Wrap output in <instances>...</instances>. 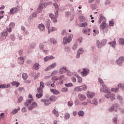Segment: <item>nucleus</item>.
<instances>
[{
	"label": "nucleus",
	"instance_id": "obj_49",
	"mask_svg": "<svg viewBox=\"0 0 124 124\" xmlns=\"http://www.w3.org/2000/svg\"><path fill=\"white\" fill-rule=\"evenodd\" d=\"M78 53L79 54H80V55L83 54V48H80L78 50Z\"/></svg>",
	"mask_w": 124,
	"mask_h": 124
},
{
	"label": "nucleus",
	"instance_id": "obj_55",
	"mask_svg": "<svg viewBox=\"0 0 124 124\" xmlns=\"http://www.w3.org/2000/svg\"><path fill=\"white\" fill-rule=\"evenodd\" d=\"M68 105L70 107H71L72 105H73V103H72V101H70L68 102Z\"/></svg>",
	"mask_w": 124,
	"mask_h": 124
},
{
	"label": "nucleus",
	"instance_id": "obj_48",
	"mask_svg": "<svg viewBox=\"0 0 124 124\" xmlns=\"http://www.w3.org/2000/svg\"><path fill=\"white\" fill-rule=\"evenodd\" d=\"M82 78L78 76V83H82Z\"/></svg>",
	"mask_w": 124,
	"mask_h": 124
},
{
	"label": "nucleus",
	"instance_id": "obj_29",
	"mask_svg": "<svg viewBox=\"0 0 124 124\" xmlns=\"http://www.w3.org/2000/svg\"><path fill=\"white\" fill-rule=\"evenodd\" d=\"M56 99H57V97L55 96H51L49 98L50 101H56Z\"/></svg>",
	"mask_w": 124,
	"mask_h": 124
},
{
	"label": "nucleus",
	"instance_id": "obj_9",
	"mask_svg": "<svg viewBox=\"0 0 124 124\" xmlns=\"http://www.w3.org/2000/svg\"><path fill=\"white\" fill-rule=\"evenodd\" d=\"M41 102H43L46 106H48L49 104H51V102L50 100L45 99H42L41 100Z\"/></svg>",
	"mask_w": 124,
	"mask_h": 124
},
{
	"label": "nucleus",
	"instance_id": "obj_3",
	"mask_svg": "<svg viewBox=\"0 0 124 124\" xmlns=\"http://www.w3.org/2000/svg\"><path fill=\"white\" fill-rule=\"evenodd\" d=\"M87 89V86L83 85L81 86H78L75 88V92H82V91H86Z\"/></svg>",
	"mask_w": 124,
	"mask_h": 124
},
{
	"label": "nucleus",
	"instance_id": "obj_13",
	"mask_svg": "<svg viewBox=\"0 0 124 124\" xmlns=\"http://www.w3.org/2000/svg\"><path fill=\"white\" fill-rule=\"evenodd\" d=\"M17 61L19 64H24V62H25V58L23 57H20L18 58Z\"/></svg>",
	"mask_w": 124,
	"mask_h": 124
},
{
	"label": "nucleus",
	"instance_id": "obj_21",
	"mask_svg": "<svg viewBox=\"0 0 124 124\" xmlns=\"http://www.w3.org/2000/svg\"><path fill=\"white\" fill-rule=\"evenodd\" d=\"M43 9V6H42V4H39V7L37 9V12H39V13H41V12H42Z\"/></svg>",
	"mask_w": 124,
	"mask_h": 124
},
{
	"label": "nucleus",
	"instance_id": "obj_59",
	"mask_svg": "<svg viewBox=\"0 0 124 124\" xmlns=\"http://www.w3.org/2000/svg\"><path fill=\"white\" fill-rule=\"evenodd\" d=\"M118 90L119 89L118 88H116V89L112 88L111 89V91L112 92H115V93H117V92H118Z\"/></svg>",
	"mask_w": 124,
	"mask_h": 124
},
{
	"label": "nucleus",
	"instance_id": "obj_23",
	"mask_svg": "<svg viewBox=\"0 0 124 124\" xmlns=\"http://www.w3.org/2000/svg\"><path fill=\"white\" fill-rule=\"evenodd\" d=\"M82 32L85 34H88V35H90V33H91V29H89L88 30L85 29L82 31Z\"/></svg>",
	"mask_w": 124,
	"mask_h": 124
},
{
	"label": "nucleus",
	"instance_id": "obj_2",
	"mask_svg": "<svg viewBox=\"0 0 124 124\" xmlns=\"http://www.w3.org/2000/svg\"><path fill=\"white\" fill-rule=\"evenodd\" d=\"M72 38H73V34L70 35V36L68 37H64L63 39V44H64V45H66L67 43H69V42H70V41L72 40Z\"/></svg>",
	"mask_w": 124,
	"mask_h": 124
},
{
	"label": "nucleus",
	"instance_id": "obj_60",
	"mask_svg": "<svg viewBox=\"0 0 124 124\" xmlns=\"http://www.w3.org/2000/svg\"><path fill=\"white\" fill-rule=\"evenodd\" d=\"M67 91V88H63L62 90V92L63 93H65Z\"/></svg>",
	"mask_w": 124,
	"mask_h": 124
},
{
	"label": "nucleus",
	"instance_id": "obj_27",
	"mask_svg": "<svg viewBox=\"0 0 124 124\" xmlns=\"http://www.w3.org/2000/svg\"><path fill=\"white\" fill-rule=\"evenodd\" d=\"M19 110H20V107H18L17 108V109H14L12 112V114L13 115H14L15 114H16L17 113H18V111H19Z\"/></svg>",
	"mask_w": 124,
	"mask_h": 124
},
{
	"label": "nucleus",
	"instance_id": "obj_30",
	"mask_svg": "<svg viewBox=\"0 0 124 124\" xmlns=\"http://www.w3.org/2000/svg\"><path fill=\"white\" fill-rule=\"evenodd\" d=\"M22 78L24 80H27L28 79V74L27 73H23L22 74Z\"/></svg>",
	"mask_w": 124,
	"mask_h": 124
},
{
	"label": "nucleus",
	"instance_id": "obj_61",
	"mask_svg": "<svg viewBox=\"0 0 124 124\" xmlns=\"http://www.w3.org/2000/svg\"><path fill=\"white\" fill-rule=\"evenodd\" d=\"M82 27H86V26H88V23H87L86 22H84L83 23H82L81 24Z\"/></svg>",
	"mask_w": 124,
	"mask_h": 124
},
{
	"label": "nucleus",
	"instance_id": "obj_40",
	"mask_svg": "<svg viewBox=\"0 0 124 124\" xmlns=\"http://www.w3.org/2000/svg\"><path fill=\"white\" fill-rule=\"evenodd\" d=\"M70 117V115L69 114V113H67L65 114L64 116V119H65V120H67V119H69Z\"/></svg>",
	"mask_w": 124,
	"mask_h": 124
},
{
	"label": "nucleus",
	"instance_id": "obj_45",
	"mask_svg": "<svg viewBox=\"0 0 124 124\" xmlns=\"http://www.w3.org/2000/svg\"><path fill=\"white\" fill-rule=\"evenodd\" d=\"M84 111L82 110L79 111L78 113V116H84Z\"/></svg>",
	"mask_w": 124,
	"mask_h": 124
},
{
	"label": "nucleus",
	"instance_id": "obj_36",
	"mask_svg": "<svg viewBox=\"0 0 124 124\" xmlns=\"http://www.w3.org/2000/svg\"><path fill=\"white\" fill-rule=\"evenodd\" d=\"M43 95V94H42V93H37L36 95V96L37 98H41V97H42Z\"/></svg>",
	"mask_w": 124,
	"mask_h": 124
},
{
	"label": "nucleus",
	"instance_id": "obj_11",
	"mask_svg": "<svg viewBox=\"0 0 124 124\" xmlns=\"http://www.w3.org/2000/svg\"><path fill=\"white\" fill-rule=\"evenodd\" d=\"M78 97L80 101H84V100H86V96L81 93L78 94Z\"/></svg>",
	"mask_w": 124,
	"mask_h": 124
},
{
	"label": "nucleus",
	"instance_id": "obj_46",
	"mask_svg": "<svg viewBox=\"0 0 124 124\" xmlns=\"http://www.w3.org/2000/svg\"><path fill=\"white\" fill-rule=\"evenodd\" d=\"M92 103L94 105H96L97 104V100H96V99H94V100H93Z\"/></svg>",
	"mask_w": 124,
	"mask_h": 124
},
{
	"label": "nucleus",
	"instance_id": "obj_32",
	"mask_svg": "<svg viewBox=\"0 0 124 124\" xmlns=\"http://www.w3.org/2000/svg\"><path fill=\"white\" fill-rule=\"evenodd\" d=\"M52 113H53V114H55L56 117H59V112L57 110H56V109H54L52 111Z\"/></svg>",
	"mask_w": 124,
	"mask_h": 124
},
{
	"label": "nucleus",
	"instance_id": "obj_39",
	"mask_svg": "<svg viewBox=\"0 0 124 124\" xmlns=\"http://www.w3.org/2000/svg\"><path fill=\"white\" fill-rule=\"evenodd\" d=\"M50 42L51 43H53V44H56V43H57L56 40H55V39H54V38L50 39Z\"/></svg>",
	"mask_w": 124,
	"mask_h": 124
},
{
	"label": "nucleus",
	"instance_id": "obj_62",
	"mask_svg": "<svg viewBox=\"0 0 124 124\" xmlns=\"http://www.w3.org/2000/svg\"><path fill=\"white\" fill-rule=\"evenodd\" d=\"M77 45H74L73 46V47L72 48L73 49V50H77Z\"/></svg>",
	"mask_w": 124,
	"mask_h": 124
},
{
	"label": "nucleus",
	"instance_id": "obj_19",
	"mask_svg": "<svg viewBox=\"0 0 124 124\" xmlns=\"http://www.w3.org/2000/svg\"><path fill=\"white\" fill-rule=\"evenodd\" d=\"M54 59H55V57H54L53 56L50 57L46 56L44 58V62H47V61H50V60H54Z\"/></svg>",
	"mask_w": 124,
	"mask_h": 124
},
{
	"label": "nucleus",
	"instance_id": "obj_44",
	"mask_svg": "<svg viewBox=\"0 0 124 124\" xmlns=\"http://www.w3.org/2000/svg\"><path fill=\"white\" fill-rule=\"evenodd\" d=\"M58 80H60V79L59 78H58L57 77H54L52 78V81H53V82L54 81H58Z\"/></svg>",
	"mask_w": 124,
	"mask_h": 124
},
{
	"label": "nucleus",
	"instance_id": "obj_42",
	"mask_svg": "<svg viewBox=\"0 0 124 124\" xmlns=\"http://www.w3.org/2000/svg\"><path fill=\"white\" fill-rule=\"evenodd\" d=\"M37 93H43V90H42V88H40V87L38 88Z\"/></svg>",
	"mask_w": 124,
	"mask_h": 124
},
{
	"label": "nucleus",
	"instance_id": "obj_18",
	"mask_svg": "<svg viewBox=\"0 0 124 124\" xmlns=\"http://www.w3.org/2000/svg\"><path fill=\"white\" fill-rule=\"evenodd\" d=\"M67 72V70L66 69V68H65V67H63L62 68H61L60 69L59 73H60V74H62L63 72L65 73V72Z\"/></svg>",
	"mask_w": 124,
	"mask_h": 124
},
{
	"label": "nucleus",
	"instance_id": "obj_6",
	"mask_svg": "<svg viewBox=\"0 0 124 124\" xmlns=\"http://www.w3.org/2000/svg\"><path fill=\"white\" fill-rule=\"evenodd\" d=\"M118 110V106L117 105H113L111 107H110L108 111L109 112H113V111H114L115 112H117Z\"/></svg>",
	"mask_w": 124,
	"mask_h": 124
},
{
	"label": "nucleus",
	"instance_id": "obj_7",
	"mask_svg": "<svg viewBox=\"0 0 124 124\" xmlns=\"http://www.w3.org/2000/svg\"><path fill=\"white\" fill-rule=\"evenodd\" d=\"M123 62H124V57H121L116 61V62L118 65L121 66Z\"/></svg>",
	"mask_w": 124,
	"mask_h": 124
},
{
	"label": "nucleus",
	"instance_id": "obj_14",
	"mask_svg": "<svg viewBox=\"0 0 124 124\" xmlns=\"http://www.w3.org/2000/svg\"><path fill=\"white\" fill-rule=\"evenodd\" d=\"M87 97H88V98H93V96H94V93H93V92H91L90 91H88L87 93Z\"/></svg>",
	"mask_w": 124,
	"mask_h": 124
},
{
	"label": "nucleus",
	"instance_id": "obj_1",
	"mask_svg": "<svg viewBox=\"0 0 124 124\" xmlns=\"http://www.w3.org/2000/svg\"><path fill=\"white\" fill-rule=\"evenodd\" d=\"M98 82L102 86L103 88L100 89L101 93H105L107 94L105 95V97L106 98H110L111 100L113 101L115 100V95L113 93H111L110 91L106 87V85L104 84V82H103V80L102 79L99 78Z\"/></svg>",
	"mask_w": 124,
	"mask_h": 124
},
{
	"label": "nucleus",
	"instance_id": "obj_63",
	"mask_svg": "<svg viewBox=\"0 0 124 124\" xmlns=\"http://www.w3.org/2000/svg\"><path fill=\"white\" fill-rule=\"evenodd\" d=\"M57 73H58V71H54L52 74H51V75L52 76H54V75H55V74H57Z\"/></svg>",
	"mask_w": 124,
	"mask_h": 124
},
{
	"label": "nucleus",
	"instance_id": "obj_53",
	"mask_svg": "<svg viewBox=\"0 0 124 124\" xmlns=\"http://www.w3.org/2000/svg\"><path fill=\"white\" fill-rule=\"evenodd\" d=\"M67 33L66 31H65V30H63L62 31V35H66Z\"/></svg>",
	"mask_w": 124,
	"mask_h": 124
},
{
	"label": "nucleus",
	"instance_id": "obj_51",
	"mask_svg": "<svg viewBox=\"0 0 124 124\" xmlns=\"http://www.w3.org/2000/svg\"><path fill=\"white\" fill-rule=\"evenodd\" d=\"M7 35H8L7 31L3 32L2 33V36H7Z\"/></svg>",
	"mask_w": 124,
	"mask_h": 124
},
{
	"label": "nucleus",
	"instance_id": "obj_20",
	"mask_svg": "<svg viewBox=\"0 0 124 124\" xmlns=\"http://www.w3.org/2000/svg\"><path fill=\"white\" fill-rule=\"evenodd\" d=\"M31 102H33V99H31L30 100H27L25 102V106H29V105H31Z\"/></svg>",
	"mask_w": 124,
	"mask_h": 124
},
{
	"label": "nucleus",
	"instance_id": "obj_31",
	"mask_svg": "<svg viewBox=\"0 0 124 124\" xmlns=\"http://www.w3.org/2000/svg\"><path fill=\"white\" fill-rule=\"evenodd\" d=\"M118 87L120 89H122L123 90H124V83L119 84L118 85Z\"/></svg>",
	"mask_w": 124,
	"mask_h": 124
},
{
	"label": "nucleus",
	"instance_id": "obj_24",
	"mask_svg": "<svg viewBox=\"0 0 124 124\" xmlns=\"http://www.w3.org/2000/svg\"><path fill=\"white\" fill-rule=\"evenodd\" d=\"M9 87H10V85L8 84H2L1 85H0V89H5L7 88H9Z\"/></svg>",
	"mask_w": 124,
	"mask_h": 124
},
{
	"label": "nucleus",
	"instance_id": "obj_28",
	"mask_svg": "<svg viewBox=\"0 0 124 124\" xmlns=\"http://www.w3.org/2000/svg\"><path fill=\"white\" fill-rule=\"evenodd\" d=\"M96 44H97V47L98 48H101V47H102V44L100 41H97L96 42Z\"/></svg>",
	"mask_w": 124,
	"mask_h": 124
},
{
	"label": "nucleus",
	"instance_id": "obj_35",
	"mask_svg": "<svg viewBox=\"0 0 124 124\" xmlns=\"http://www.w3.org/2000/svg\"><path fill=\"white\" fill-rule=\"evenodd\" d=\"M23 98L22 96L19 97L17 99V103H21L23 101Z\"/></svg>",
	"mask_w": 124,
	"mask_h": 124
},
{
	"label": "nucleus",
	"instance_id": "obj_47",
	"mask_svg": "<svg viewBox=\"0 0 124 124\" xmlns=\"http://www.w3.org/2000/svg\"><path fill=\"white\" fill-rule=\"evenodd\" d=\"M73 85L72 84V83H69L68 84H65V87H67L68 88V87H72Z\"/></svg>",
	"mask_w": 124,
	"mask_h": 124
},
{
	"label": "nucleus",
	"instance_id": "obj_16",
	"mask_svg": "<svg viewBox=\"0 0 124 124\" xmlns=\"http://www.w3.org/2000/svg\"><path fill=\"white\" fill-rule=\"evenodd\" d=\"M54 6L55 7V9L56 10V12L55 13V16L56 17H58V11H59V5H58V4H57V3H55L53 4Z\"/></svg>",
	"mask_w": 124,
	"mask_h": 124
},
{
	"label": "nucleus",
	"instance_id": "obj_52",
	"mask_svg": "<svg viewBox=\"0 0 124 124\" xmlns=\"http://www.w3.org/2000/svg\"><path fill=\"white\" fill-rule=\"evenodd\" d=\"M14 27H15V23H13V22H11L10 24V28L12 29V28H14Z\"/></svg>",
	"mask_w": 124,
	"mask_h": 124
},
{
	"label": "nucleus",
	"instance_id": "obj_8",
	"mask_svg": "<svg viewBox=\"0 0 124 124\" xmlns=\"http://www.w3.org/2000/svg\"><path fill=\"white\" fill-rule=\"evenodd\" d=\"M38 28L39 29L40 31H45V26L44 24L41 23L38 25Z\"/></svg>",
	"mask_w": 124,
	"mask_h": 124
},
{
	"label": "nucleus",
	"instance_id": "obj_56",
	"mask_svg": "<svg viewBox=\"0 0 124 124\" xmlns=\"http://www.w3.org/2000/svg\"><path fill=\"white\" fill-rule=\"evenodd\" d=\"M58 29L56 27H52L51 29V31H57Z\"/></svg>",
	"mask_w": 124,
	"mask_h": 124
},
{
	"label": "nucleus",
	"instance_id": "obj_50",
	"mask_svg": "<svg viewBox=\"0 0 124 124\" xmlns=\"http://www.w3.org/2000/svg\"><path fill=\"white\" fill-rule=\"evenodd\" d=\"M106 42H107V41L105 39H103L102 40L101 43L102 44V45H105V44H106Z\"/></svg>",
	"mask_w": 124,
	"mask_h": 124
},
{
	"label": "nucleus",
	"instance_id": "obj_64",
	"mask_svg": "<svg viewBox=\"0 0 124 124\" xmlns=\"http://www.w3.org/2000/svg\"><path fill=\"white\" fill-rule=\"evenodd\" d=\"M72 80L73 82H76V78L75 77H73V78H72Z\"/></svg>",
	"mask_w": 124,
	"mask_h": 124
},
{
	"label": "nucleus",
	"instance_id": "obj_5",
	"mask_svg": "<svg viewBox=\"0 0 124 124\" xmlns=\"http://www.w3.org/2000/svg\"><path fill=\"white\" fill-rule=\"evenodd\" d=\"M57 66V63L54 62L51 65H49L45 69V71H48V70H50V69H53Z\"/></svg>",
	"mask_w": 124,
	"mask_h": 124
},
{
	"label": "nucleus",
	"instance_id": "obj_58",
	"mask_svg": "<svg viewBox=\"0 0 124 124\" xmlns=\"http://www.w3.org/2000/svg\"><path fill=\"white\" fill-rule=\"evenodd\" d=\"M109 25L110 27H113V26H114V21H109Z\"/></svg>",
	"mask_w": 124,
	"mask_h": 124
},
{
	"label": "nucleus",
	"instance_id": "obj_12",
	"mask_svg": "<svg viewBox=\"0 0 124 124\" xmlns=\"http://www.w3.org/2000/svg\"><path fill=\"white\" fill-rule=\"evenodd\" d=\"M39 48L40 50H43V53L45 54H48V51L47 50L44 49V45H43V44H40L39 45Z\"/></svg>",
	"mask_w": 124,
	"mask_h": 124
},
{
	"label": "nucleus",
	"instance_id": "obj_26",
	"mask_svg": "<svg viewBox=\"0 0 124 124\" xmlns=\"http://www.w3.org/2000/svg\"><path fill=\"white\" fill-rule=\"evenodd\" d=\"M33 69H34L35 70H38V69H39V64L37 63H35L33 65Z\"/></svg>",
	"mask_w": 124,
	"mask_h": 124
},
{
	"label": "nucleus",
	"instance_id": "obj_17",
	"mask_svg": "<svg viewBox=\"0 0 124 124\" xmlns=\"http://www.w3.org/2000/svg\"><path fill=\"white\" fill-rule=\"evenodd\" d=\"M51 93H52L53 94L57 95V94H60V92L56 89H50V90Z\"/></svg>",
	"mask_w": 124,
	"mask_h": 124
},
{
	"label": "nucleus",
	"instance_id": "obj_4",
	"mask_svg": "<svg viewBox=\"0 0 124 124\" xmlns=\"http://www.w3.org/2000/svg\"><path fill=\"white\" fill-rule=\"evenodd\" d=\"M20 10V8H19L18 6L17 7H14L11 9L10 10V14L12 15L13 14H15L18 12V11H19Z\"/></svg>",
	"mask_w": 124,
	"mask_h": 124
},
{
	"label": "nucleus",
	"instance_id": "obj_37",
	"mask_svg": "<svg viewBox=\"0 0 124 124\" xmlns=\"http://www.w3.org/2000/svg\"><path fill=\"white\" fill-rule=\"evenodd\" d=\"M119 43L121 44V45H124V39H120L119 40Z\"/></svg>",
	"mask_w": 124,
	"mask_h": 124
},
{
	"label": "nucleus",
	"instance_id": "obj_22",
	"mask_svg": "<svg viewBox=\"0 0 124 124\" xmlns=\"http://www.w3.org/2000/svg\"><path fill=\"white\" fill-rule=\"evenodd\" d=\"M82 76L85 77L86 75H88V71H87V69L84 68L83 69V71L81 72Z\"/></svg>",
	"mask_w": 124,
	"mask_h": 124
},
{
	"label": "nucleus",
	"instance_id": "obj_33",
	"mask_svg": "<svg viewBox=\"0 0 124 124\" xmlns=\"http://www.w3.org/2000/svg\"><path fill=\"white\" fill-rule=\"evenodd\" d=\"M49 16L50 18H51V20L54 19V18H56V14H55V16H54V14L52 13H50Z\"/></svg>",
	"mask_w": 124,
	"mask_h": 124
},
{
	"label": "nucleus",
	"instance_id": "obj_15",
	"mask_svg": "<svg viewBox=\"0 0 124 124\" xmlns=\"http://www.w3.org/2000/svg\"><path fill=\"white\" fill-rule=\"evenodd\" d=\"M37 103H36L35 102H33L29 107V110H32V109H33V108H35V107H37Z\"/></svg>",
	"mask_w": 124,
	"mask_h": 124
},
{
	"label": "nucleus",
	"instance_id": "obj_54",
	"mask_svg": "<svg viewBox=\"0 0 124 124\" xmlns=\"http://www.w3.org/2000/svg\"><path fill=\"white\" fill-rule=\"evenodd\" d=\"M57 18H58V16H55V17L52 19V20H53V23H57L58 22V20H57Z\"/></svg>",
	"mask_w": 124,
	"mask_h": 124
},
{
	"label": "nucleus",
	"instance_id": "obj_34",
	"mask_svg": "<svg viewBox=\"0 0 124 124\" xmlns=\"http://www.w3.org/2000/svg\"><path fill=\"white\" fill-rule=\"evenodd\" d=\"M45 84L43 81H41L40 83V87L41 89H44Z\"/></svg>",
	"mask_w": 124,
	"mask_h": 124
},
{
	"label": "nucleus",
	"instance_id": "obj_38",
	"mask_svg": "<svg viewBox=\"0 0 124 124\" xmlns=\"http://www.w3.org/2000/svg\"><path fill=\"white\" fill-rule=\"evenodd\" d=\"M109 44L110 46H111L112 47H115L116 46V42L113 41L111 43H109Z\"/></svg>",
	"mask_w": 124,
	"mask_h": 124
},
{
	"label": "nucleus",
	"instance_id": "obj_25",
	"mask_svg": "<svg viewBox=\"0 0 124 124\" xmlns=\"http://www.w3.org/2000/svg\"><path fill=\"white\" fill-rule=\"evenodd\" d=\"M106 28V23H105V22L103 21L100 25V29L101 30H104Z\"/></svg>",
	"mask_w": 124,
	"mask_h": 124
},
{
	"label": "nucleus",
	"instance_id": "obj_57",
	"mask_svg": "<svg viewBox=\"0 0 124 124\" xmlns=\"http://www.w3.org/2000/svg\"><path fill=\"white\" fill-rule=\"evenodd\" d=\"M117 99H119V100H120V101H122V100H123V97H122V96H120V95H118Z\"/></svg>",
	"mask_w": 124,
	"mask_h": 124
},
{
	"label": "nucleus",
	"instance_id": "obj_41",
	"mask_svg": "<svg viewBox=\"0 0 124 124\" xmlns=\"http://www.w3.org/2000/svg\"><path fill=\"white\" fill-rule=\"evenodd\" d=\"M30 46L31 47V48H34V47H35L36 46V45H35V43L32 42L30 44Z\"/></svg>",
	"mask_w": 124,
	"mask_h": 124
},
{
	"label": "nucleus",
	"instance_id": "obj_43",
	"mask_svg": "<svg viewBox=\"0 0 124 124\" xmlns=\"http://www.w3.org/2000/svg\"><path fill=\"white\" fill-rule=\"evenodd\" d=\"M50 26H51V21H50V20H48L46 23V28H47V29H49Z\"/></svg>",
	"mask_w": 124,
	"mask_h": 124
},
{
	"label": "nucleus",
	"instance_id": "obj_10",
	"mask_svg": "<svg viewBox=\"0 0 124 124\" xmlns=\"http://www.w3.org/2000/svg\"><path fill=\"white\" fill-rule=\"evenodd\" d=\"M59 80H60L58 83V85H62L63 84V80H64V76L61 75L59 77Z\"/></svg>",
	"mask_w": 124,
	"mask_h": 124
}]
</instances>
